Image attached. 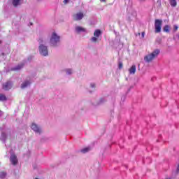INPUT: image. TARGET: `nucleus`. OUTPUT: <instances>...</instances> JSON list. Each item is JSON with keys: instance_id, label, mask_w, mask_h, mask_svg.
<instances>
[{"instance_id": "2f4dec72", "label": "nucleus", "mask_w": 179, "mask_h": 179, "mask_svg": "<svg viewBox=\"0 0 179 179\" xmlns=\"http://www.w3.org/2000/svg\"><path fill=\"white\" fill-rule=\"evenodd\" d=\"M114 34H117V32H116L115 31H114Z\"/></svg>"}, {"instance_id": "f704fd0d", "label": "nucleus", "mask_w": 179, "mask_h": 179, "mask_svg": "<svg viewBox=\"0 0 179 179\" xmlns=\"http://www.w3.org/2000/svg\"><path fill=\"white\" fill-rule=\"evenodd\" d=\"M35 179H38V178H36Z\"/></svg>"}, {"instance_id": "20e7f679", "label": "nucleus", "mask_w": 179, "mask_h": 179, "mask_svg": "<svg viewBox=\"0 0 179 179\" xmlns=\"http://www.w3.org/2000/svg\"><path fill=\"white\" fill-rule=\"evenodd\" d=\"M39 52L41 55H43V57H47V55H48V49L47 48V46L44 45H40Z\"/></svg>"}, {"instance_id": "c9c22d12", "label": "nucleus", "mask_w": 179, "mask_h": 179, "mask_svg": "<svg viewBox=\"0 0 179 179\" xmlns=\"http://www.w3.org/2000/svg\"><path fill=\"white\" fill-rule=\"evenodd\" d=\"M139 1H145V0H139Z\"/></svg>"}, {"instance_id": "393cba45", "label": "nucleus", "mask_w": 179, "mask_h": 179, "mask_svg": "<svg viewBox=\"0 0 179 179\" xmlns=\"http://www.w3.org/2000/svg\"><path fill=\"white\" fill-rule=\"evenodd\" d=\"M124 101H125V96H122L121 98V102L124 103Z\"/></svg>"}, {"instance_id": "cd10ccee", "label": "nucleus", "mask_w": 179, "mask_h": 179, "mask_svg": "<svg viewBox=\"0 0 179 179\" xmlns=\"http://www.w3.org/2000/svg\"><path fill=\"white\" fill-rule=\"evenodd\" d=\"M38 41L40 43V44H41V43H43V39L40 38Z\"/></svg>"}, {"instance_id": "aec40b11", "label": "nucleus", "mask_w": 179, "mask_h": 179, "mask_svg": "<svg viewBox=\"0 0 179 179\" xmlns=\"http://www.w3.org/2000/svg\"><path fill=\"white\" fill-rule=\"evenodd\" d=\"M97 38L98 37H96V36H94L91 38V41L93 42V43H97Z\"/></svg>"}, {"instance_id": "f8f14e48", "label": "nucleus", "mask_w": 179, "mask_h": 179, "mask_svg": "<svg viewBox=\"0 0 179 179\" xmlns=\"http://www.w3.org/2000/svg\"><path fill=\"white\" fill-rule=\"evenodd\" d=\"M23 64L17 65L15 68L11 69V71H20V69H22L23 68Z\"/></svg>"}, {"instance_id": "4be33fe9", "label": "nucleus", "mask_w": 179, "mask_h": 179, "mask_svg": "<svg viewBox=\"0 0 179 179\" xmlns=\"http://www.w3.org/2000/svg\"><path fill=\"white\" fill-rule=\"evenodd\" d=\"M178 30V26L174 25L173 26V31H177Z\"/></svg>"}, {"instance_id": "c85d7f7f", "label": "nucleus", "mask_w": 179, "mask_h": 179, "mask_svg": "<svg viewBox=\"0 0 179 179\" xmlns=\"http://www.w3.org/2000/svg\"><path fill=\"white\" fill-rule=\"evenodd\" d=\"M91 87H96V85H94V84H91Z\"/></svg>"}, {"instance_id": "0eeeda50", "label": "nucleus", "mask_w": 179, "mask_h": 179, "mask_svg": "<svg viewBox=\"0 0 179 179\" xmlns=\"http://www.w3.org/2000/svg\"><path fill=\"white\" fill-rule=\"evenodd\" d=\"M31 128L36 134H41V129H39L38 126H37V124H36L35 123H32Z\"/></svg>"}, {"instance_id": "a878e982", "label": "nucleus", "mask_w": 179, "mask_h": 179, "mask_svg": "<svg viewBox=\"0 0 179 179\" xmlns=\"http://www.w3.org/2000/svg\"><path fill=\"white\" fill-rule=\"evenodd\" d=\"M64 3L65 4V5H66V3H68L69 2V0H64Z\"/></svg>"}, {"instance_id": "5701e85b", "label": "nucleus", "mask_w": 179, "mask_h": 179, "mask_svg": "<svg viewBox=\"0 0 179 179\" xmlns=\"http://www.w3.org/2000/svg\"><path fill=\"white\" fill-rule=\"evenodd\" d=\"M119 69H122V62H120L118 64Z\"/></svg>"}, {"instance_id": "a211bd4d", "label": "nucleus", "mask_w": 179, "mask_h": 179, "mask_svg": "<svg viewBox=\"0 0 179 179\" xmlns=\"http://www.w3.org/2000/svg\"><path fill=\"white\" fill-rule=\"evenodd\" d=\"M6 177V172L1 171L0 172V178H5Z\"/></svg>"}, {"instance_id": "9d476101", "label": "nucleus", "mask_w": 179, "mask_h": 179, "mask_svg": "<svg viewBox=\"0 0 179 179\" xmlns=\"http://www.w3.org/2000/svg\"><path fill=\"white\" fill-rule=\"evenodd\" d=\"M76 31H77V33H82L86 31V29L82 27H76Z\"/></svg>"}, {"instance_id": "39448f33", "label": "nucleus", "mask_w": 179, "mask_h": 179, "mask_svg": "<svg viewBox=\"0 0 179 179\" xmlns=\"http://www.w3.org/2000/svg\"><path fill=\"white\" fill-rule=\"evenodd\" d=\"M84 17H85V15L82 12L77 13L73 15V19L76 22H78V20H82Z\"/></svg>"}, {"instance_id": "423d86ee", "label": "nucleus", "mask_w": 179, "mask_h": 179, "mask_svg": "<svg viewBox=\"0 0 179 179\" xmlns=\"http://www.w3.org/2000/svg\"><path fill=\"white\" fill-rule=\"evenodd\" d=\"M3 90H10L12 89V82L7 81L6 83L3 84Z\"/></svg>"}, {"instance_id": "473e14b6", "label": "nucleus", "mask_w": 179, "mask_h": 179, "mask_svg": "<svg viewBox=\"0 0 179 179\" xmlns=\"http://www.w3.org/2000/svg\"><path fill=\"white\" fill-rule=\"evenodd\" d=\"M138 35L140 36V35H141V33H138Z\"/></svg>"}, {"instance_id": "dca6fc26", "label": "nucleus", "mask_w": 179, "mask_h": 179, "mask_svg": "<svg viewBox=\"0 0 179 179\" xmlns=\"http://www.w3.org/2000/svg\"><path fill=\"white\" fill-rule=\"evenodd\" d=\"M163 30H164V31L165 33H170V26H169V25H165V26L164 27Z\"/></svg>"}, {"instance_id": "c756f323", "label": "nucleus", "mask_w": 179, "mask_h": 179, "mask_svg": "<svg viewBox=\"0 0 179 179\" xmlns=\"http://www.w3.org/2000/svg\"><path fill=\"white\" fill-rule=\"evenodd\" d=\"M177 171H179V164H178V167H177Z\"/></svg>"}, {"instance_id": "b1692460", "label": "nucleus", "mask_w": 179, "mask_h": 179, "mask_svg": "<svg viewBox=\"0 0 179 179\" xmlns=\"http://www.w3.org/2000/svg\"><path fill=\"white\" fill-rule=\"evenodd\" d=\"M66 73H67L68 75H71V73H72V70H71V69H67V70H66Z\"/></svg>"}, {"instance_id": "7c9ffc66", "label": "nucleus", "mask_w": 179, "mask_h": 179, "mask_svg": "<svg viewBox=\"0 0 179 179\" xmlns=\"http://www.w3.org/2000/svg\"><path fill=\"white\" fill-rule=\"evenodd\" d=\"M101 2H106V0H100Z\"/></svg>"}, {"instance_id": "bb28decb", "label": "nucleus", "mask_w": 179, "mask_h": 179, "mask_svg": "<svg viewBox=\"0 0 179 179\" xmlns=\"http://www.w3.org/2000/svg\"><path fill=\"white\" fill-rule=\"evenodd\" d=\"M141 37L143 38L145 37V32L141 33Z\"/></svg>"}, {"instance_id": "6e6552de", "label": "nucleus", "mask_w": 179, "mask_h": 179, "mask_svg": "<svg viewBox=\"0 0 179 179\" xmlns=\"http://www.w3.org/2000/svg\"><path fill=\"white\" fill-rule=\"evenodd\" d=\"M10 161L13 166H16V164H17V157L15 155H12L10 156Z\"/></svg>"}, {"instance_id": "412c9836", "label": "nucleus", "mask_w": 179, "mask_h": 179, "mask_svg": "<svg viewBox=\"0 0 179 179\" xmlns=\"http://www.w3.org/2000/svg\"><path fill=\"white\" fill-rule=\"evenodd\" d=\"M1 136L2 139H6V134L5 132H2Z\"/></svg>"}, {"instance_id": "6ab92c4d", "label": "nucleus", "mask_w": 179, "mask_h": 179, "mask_svg": "<svg viewBox=\"0 0 179 179\" xmlns=\"http://www.w3.org/2000/svg\"><path fill=\"white\" fill-rule=\"evenodd\" d=\"M89 150H90V148H83V150H81L82 153H87V152H89Z\"/></svg>"}, {"instance_id": "2eb2a0df", "label": "nucleus", "mask_w": 179, "mask_h": 179, "mask_svg": "<svg viewBox=\"0 0 179 179\" xmlns=\"http://www.w3.org/2000/svg\"><path fill=\"white\" fill-rule=\"evenodd\" d=\"M100 34H101V31H100V29H96L94 32V37H99Z\"/></svg>"}, {"instance_id": "7ed1b4c3", "label": "nucleus", "mask_w": 179, "mask_h": 179, "mask_svg": "<svg viewBox=\"0 0 179 179\" xmlns=\"http://www.w3.org/2000/svg\"><path fill=\"white\" fill-rule=\"evenodd\" d=\"M163 23V20L157 19L155 21V33H160L162 31V24Z\"/></svg>"}, {"instance_id": "f257e3e1", "label": "nucleus", "mask_w": 179, "mask_h": 179, "mask_svg": "<svg viewBox=\"0 0 179 179\" xmlns=\"http://www.w3.org/2000/svg\"><path fill=\"white\" fill-rule=\"evenodd\" d=\"M160 54V50L157 49L154 50L151 54L146 55L144 57V61L145 62H150L153 59L156 58Z\"/></svg>"}, {"instance_id": "9b49d317", "label": "nucleus", "mask_w": 179, "mask_h": 179, "mask_svg": "<svg viewBox=\"0 0 179 179\" xmlns=\"http://www.w3.org/2000/svg\"><path fill=\"white\" fill-rule=\"evenodd\" d=\"M169 1L172 8L177 6V0H169Z\"/></svg>"}, {"instance_id": "f3484780", "label": "nucleus", "mask_w": 179, "mask_h": 179, "mask_svg": "<svg viewBox=\"0 0 179 179\" xmlns=\"http://www.w3.org/2000/svg\"><path fill=\"white\" fill-rule=\"evenodd\" d=\"M13 6L16 7L17 5H20V0H13Z\"/></svg>"}, {"instance_id": "f03ea898", "label": "nucleus", "mask_w": 179, "mask_h": 179, "mask_svg": "<svg viewBox=\"0 0 179 179\" xmlns=\"http://www.w3.org/2000/svg\"><path fill=\"white\" fill-rule=\"evenodd\" d=\"M59 40H60L59 36H58L57 33L53 32L50 39V43L51 45H52L53 47H55V45H57V43H59Z\"/></svg>"}, {"instance_id": "ddd939ff", "label": "nucleus", "mask_w": 179, "mask_h": 179, "mask_svg": "<svg viewBox=\"0 0 179 179\" xmlns=\"http://www.w3.org/2000/svg\"><path fill=\"white\" fill-rule=\"evenodd\" d=\"M30 82L25 81L21 85V89H25V87H27V86H29Z\"/></svg>"}, {"instance_id": "4468645a", "label": "nucleus", "mask_w": 179, "mask_h": 179, "mask_svg": "<svg viewBox=\"0 0 179 179\" xmlns=\"http://www.w3.org/2000/svg\"><path fill=\"white\" fill-rule=\"evenodd\" d=\"M8 100V98L6 96L3 94H0V101H6Z\"/></svg>"}, {"instance_id": "1a4fd4ad", "label": "nucleus", "mask_w": 179, "mask_h": 179, "mask_svg": "<svg viewBox=\"0 0 179 179\" xmlns=\"http://www.w3.org/2000/svg\"><path fill=\"white\" fill-rule=\"evenodd\" d=\"M129 72L130 75H134V73L136 72V66L133 65L129 70Z\"/></svg>"}, {"instance_id": "72a5a7b5", "label": "nucleus", "mask_w": 179, "mask_h": 179, "mask_svg": "<svg viewBox=\"0 0 179 179\" xmlns=\"http://www.w3.org/2000/svg\"><path fill=\"white\" fill-rule=\"evenodd\" d=\"M101 101H103V99H101Z\"/></svg>"}]
</instances>
